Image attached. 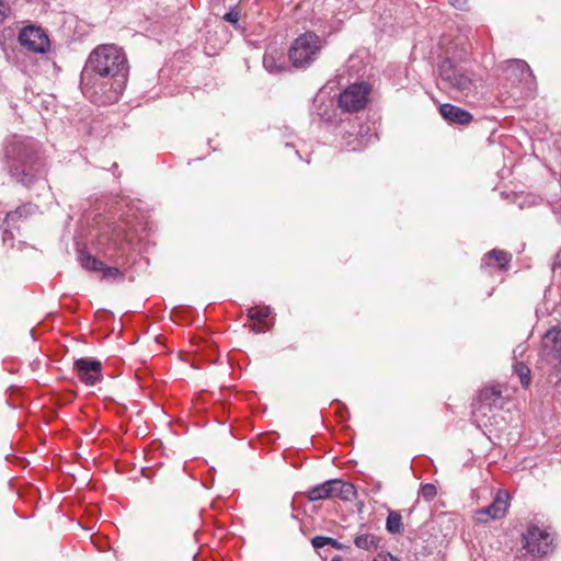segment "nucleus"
Segmentation results:
<instances>
[{"mask_svg":"<svg viewBox=\"0 0 561 561\" xmlns=\"http://www.w3.org/2000/svg\"><path fill=\"white\" fill-rule=\"evenodd\" d=\"M9 173L18 182L30 186L39 176L42 162L32 139L12 136L4 147Z\"/></svg>","mask_w":561,"mask_h":561,"instance_id":"obj_1","label":"nucleus"},{"mask_svg":"<svg viewBox=\"0 0 561 561\" xmlns=\"http://www.w3.org/2000/svg\"><path fill=\"white\" fill-rule=\"evenodd\" d=\"M126 76H101L90 70H82L80 87L83 95L92 103L107 105L118 101L125 87Z\"/></svg>","mask_w":561,"mask_h":561,"instance_id":"obj_2","label":"nucleus"},{"mask_svg":"<svg viewBox=\"0 0 561 561\" xmlns=\"http://www.w3.org/2000/svg\"><path fill=\"white\" fill-rule=\"evenodd\" d=\"M126 76H101L90 70H82L80 87L83 95L92 103L107 105L118 101L125 87Z\"/></svg>","mask_w":561,"mask_h":561,"instance_id":"obj_3","label":"nucleus"},{"mask_svg":"<svg viewBox=\"0 0 561 561\" xmlns=\"http://www.w3.org/2000/svg\"><path fill=\"white\" fill-rule=\"evenodd\" d=\"M83 70L101 76L127 75V59L121 48L115 45H101L89 56Z\"/></svg>","mask_w":561,"mask_h":561,"instance_id":"obj_4","label":"nucleus"},{"mask_svg":"<svg viewBox=\"0 0 561 561\" xmlns=\"http://www.w3.org/2000/svg\"><path fill=\"white\" fill-rule=\"evenodd\" d=\"M538 368L549 382L561 381V330H549L542 339V355Z\"/></svg>","mask_w":561,"mask_h":561,"instance_id":"obj_5","label":"nucleus"},{"mask_svg":"<svg viewBox=\"0 0 561 561\" xmlns=\"http://www.w3.org/2000/svg\"><path fill=\"white\" fill-rule=\"evenodd\" d=\"M325 46V41L313 32L299 35L288 49V59L295 68H307L313 64Z\"/></svg>","mask_w":561,"mask_h":561,"instance_id":"obj_6","label":"nucleus"},{"mask_svg":"<svg viewBox=\"0 0 561 561\" xmlns=\"http://www.w3.org/2000/svg\"><path fill=\"white\" fill-rule=\"evenodd\" d=\"M354 484L341 479L327 480L320 484L311 486L306 496L310 502L323 501L337 497L341 501L350 502L356 497Z\"/></svg>","mask_w":561,"mask_h":561,"instance_id":"obj_7","label":"nucleus"},{"mask_svg":"<svg viewBox=\"0 0 561 561\" xmlns=\"http://www.w3.org/2000/svg\"><path fill=\"white\" fill-rule=\"evenodd\" d=\"M371 91L367 82H356L350 84L340 93L337 105L343 112L355 113L366 107Z\"/></svg>","mask_w":561,"mask_h":561,"instance_id":"obj_8","label":"nucleus"},{"mask_svg":"<svg viewBox=\"0 0 561 561\" xmlns=\"http://www.w3.org/2000/svg\"><path fill=\"white\" fill-rule=\"evenodd\" d=\"M438 71L445 88L454 89L465 95L472 91V78L467 72L457 69L450 59L442 60L438 65Z\"/></svg>","mask_w":561,"mask_h":561,"instance_id":"obj_9","label":"nucleus"},{"mask_svg":"<svg viewBox=\"0 0 561 561\" xmlns=\"http://www.w3.org/2000/svg\"><path fill=\"white\" fill-rule=\"evenodd\" d=\"M553 538L550 533L538 526L528 527L523 535L524 548L533 556H545L551 550Z\"/></svg>","mask_w":561,"mask_h":561,"instance_id":"obj_10","label":"nucleus"},{"mask_svg":"<svg viewBox=\"0 0 561 561\" xmlns=\"http://www.w3.org/2000/svg\"><path fill=\"white\" fill-rule=\"evenodd\" d=\"M503 73L505 79L513 85L523 83L529 91H531L535 85V76L528 64L522 59L506 61Z\"/></svg>","mask_w":561,"mask_h":561,"instance_id":"obj_11","label":"nucleus"},{"mask_svg":"<svg viewBox=\"0 0 561 561\" xmlns=\"http://www.w3.org/2000/svg\"><path fill=\"white\" fill-rule=\"evenodd\" d=\"M20 44L33 53L44 54L49 49L48 36L41 27L26 26L19 34Z\"/></svg>","mask_w":561,"mask_h":561,"instance_id":"obj_12","label":"nucleus"},{"mask_svg":"<svg viewBox=\"0 0 561 561\" xmlns=\"http://www.w3.org/2000/svg\"><path fill=\"white\" fill-rule=\"evenodd\" d=\"M77 377L87 386H94L103 379L102 364L93 358H79L73 363Z\"/></svg>","mask_w":561,"mask_h":561,"instance_id":"obj_13","label":"nucleus"},{"mask_svg":"<svg viewBox=\"0 0 561 561\" xmlns=\"http://www.w3.org/2000/svg\"><path fill=\"white\" fill-rule=\"evenodd\" d=\"M508 493L506 491H499L493 502L474 513V520L477 523L486 524L490 520L502 518L507 510Z\"/></svg>","mask_w":561,"mask_h":561,"instance_id":"obj_14","label":"nucleus"},{"mask_svg":"<svg viewBox=\"0 0 561 561\" xmlns=\"http://www.w3.org/2000/svg\"><path fill=\"white\" fill-rule=\"evenodd\" d=\"M271 309L268 306H255L248 308V329L254 333H262L271 330L273 320L270 318Z\"/></svg>","mask_w":561,"mask_h":561,"instance_id":"obj_15","label":"nucleus"},{"mask_svg":"<svg viewBox=\"0 0 561 561\" xmlns=\"http://www.w3.org/2000/svg\"><path fill=\"white\" fill-rule=\"evenodd\" d=\"M78 260L83 268L92 272H102L104 277L116 278L121 276V271L117 267L105 266L103 262L84 250L79 252Z\"/></svg>","mask_w":561,"mask_h":561,"instance_id":"obj_16","label":"nucleus"},{"mask_svg":"<svg viewBox=\"0 0 561 561\" xmlns=\"http://www.w3.org/2000/svg\"><path fill=\"white\" fill-rule=\"evenodd\" d=\"M312 113L317 114L322 121L332 122L335 115L334 100L325 92L319 91L312 102Z\"/></svg>","mask_w":561,"mask_h":561,"instance_id":"obj_17","label":"nucleus"},{"mask_svg":"<svg viewBox=\"0 0 561 561\" xmlns=\"http://www.w3.org/2000/svg\"><path fill=\"white\" fill-rule=\"evenodd\" d=\"M263 66L270 73H279L287 69V61L283 50L268 48L263 57Z\"/></svg>","mask_w":561,"mask_h":561,"instance_id":"obj_18","label":"nucleus"},{"mask_svg":"<svg viewBox=\"0 0 561 561\" xmlns=\"http://www.w3.org/2000/svg\"><path fill=\"white\" fill-rule=\"evenodd\" d=\"M439 113L447 122L459 125H468L473 118L468 111L449 103L440 105Z\"/></svg>","mask_w":561,"mask_h":561,"instance_id":"obj_19","label":"nucleus"},{"mask_svg":"<svg viewBox=\"0 0 561 561\" xmlns=\"http://www.w3.org/2000/svg\"><path fill=\"white\" fill-rule=\"evenodd\" d=\"M512 255L503 250H492L486 253L482 259V266H494L496 265L500 270H506Z\"/></svg>","mask_w":561,"mask_h":561,"instance_id":"obj_20","label":"nucleus"},{"mask_svg":"<svg viewBox=\"0 0 561 561\" xmlns=\"http://www.w3.org/2000/svg\"><path fill=\"white\" fill-rule=\"evenodd\" d=\"M501 392L497 386L482 389L479 394L480 407L478 410L491 409L492 405H496L497 401L501 399Z\"/></svg>","mask_w":561,"mask_h":561,"instance_id":"obj_21","label":"nucleus"},{"mask_svg":"<svg viewBox=\"0 0 561 561\" xmlns=\"http://www.w3.org/2000/svg\"><path fill=\"white\" fill-rule=\"evenodd\" d=\"M380 538L371 533H359L354 538L355 547L365 551L377 550Z\"/></svg>","mask_w":561,"mask_h":561,"instance_id":"obj_22","label":"nucleus"},{"mask_svg":"<svg viewBox=\"0 0 561 561\" xmlns=\"http://www.w3.org/2000/svg\"><path fill=\"white\" fill-rule=\"evenodd\" d=\"M38 211V207L32 203L23 204L18 207L14 211H11L7 215L8 222H14L19 218H26L27 216L34 215Z\"/></svg>","mask_w":561,"mask_h":561,"instance_id":"obj_23","label":"nucleus"},{"mask_svg":"<svg viewBox=\"0 0 561 561\" xmlns=\"http://www.w3.org/2000/svg\"><path fill=\"white\" fill-rule=\"evenodd\" d=\"M386 529L389 534L397 535L403 530L402 516L397 511H390L386 520Z\"/></svg>","mask_w":561,"mask_h":561,"instance_id":"obj_24","label":"nucleus"},{"mask_svg":"<svg viewBox=\"0 0 561 561\" xmlns=\"http://www.w3.org/2000/svg\"><path fill=\"white\" fill-rule=\"evenodd\" d=\"M514 373L518 376L519 381L524 388H527L530 383V369L527 365L522 362H516L513 366Z\"/></svg>","mask_w":561,"mask_h":561,"instance_id":"obj_25","label":"nucleus"},{"mask_svg":"<svg viewBox=\"0 0 561 561\" xmlns=\"http://www.w3.org/2000/svg\"><path fill=\"white\" fill-rule=\"evenodd\" d=\"M419 493L424 500L432 501L436 496L437 489L434 484L426 483L421 485Z\"/></svg>","mask_w":561,"mask_h":561,"instance_id":"obj_26","label":"nucleus"},{"mask_svg":"<svg viewBox=\"0 0 561 561\" xmlns=\"http://www.w3.org/2000/svg\"><path fill=\"white\" fill-rule=\"evenodd\" d=\"M240 14H241V8L233 7L224 15V20L233 24L234 26H237L238 21L240 19Z\"/></svg>","mask_w":561,"mask_h":561,"instance_id":"obj_27","label":"nucleus"},{"mask_svg":"<svg viewBox=\"0 0 561 561\" xmlns=\"http://www.w3.org/2000/svg\"><path fill=\"white\" fill-rule=\"evenodd\" d=\"M311 543H312V547H313L314 549H321V548H324L325 546H328V545H329V542H328V537H324V536H316L314 538H312Z\"/></svg>","mask_w":561,"mask_h":561,"instance_id":"obj_28","label":"nucleus"},{"mask_svg":"<svg viewBox=\"0 0 561 561\" xmlns=\"http://www.w3.org/2000/svg\"><path fill=\"white\" fill-rule=\"evenodd\" d=\"M179 557L185 561H195L197 557L196 548L193 545L183 556Z\"/></svg>","mask_w":561,"mask_h":561,"instance_id":"obj_29","label":"nucleus"},{"mask_svg":"<svg viewBox=\"0 0 561 561\" xmlns=\"http://www.w3.org/2000/svg\"><path fill=\"white\" fill-rule=\"evenodd\" d=\"M373 561H400L398 558L393 557L389 552H379Z\"/></svg>","mask_w":561,"mask_h":561,"instance_id":"obj_30","label":"nucleus"},{"mask_svg":"<svg viewBox=\"0 0 561 561\" xmlns=\"http://www.w3.org/2000/svg\"><path fill=\"white\" fill-rule=\"evenodd\" d=\"M10 13V7L0 0V23H2Z\"/></svg>","mask_w":561,"mask_h":561,"instance_id":"obj_31","label":"nucleus"},{"mask_svg":"<svg viewBox=\"0 0 561 561\" xmlns=\"http://www.w3.org/2000/svg\"><path fill=\"white\" fill-rule=\"evenodd\" d=\"M328 542H329L328 546H331L332 548H334L336 550H343L346 548L343 543L339 542L336 539L331 538V537H328Z\"/></svg>","mask_w":561,"mask_h":561,"instance_id":"obj_32","label":"nucleus"},{"mask_svg":"<svg viewBox=\"0 0 561 561\" xmlns=\"http://www.w3.org/2000/svg\"><path fill=\"white\" fill-rule=\"evenodd\" d=\"M449 3L457 8V9H463L466 5V0H449Z\"/></svg>","mask_w":561,"mask_h":561,"instance_id":"obj_33","label":"nucleus"},{"mask_svg":"<svg viewBox=\"0 0 561 561\" xmlns=\"http://www.w3.org/2000/svg\"><path fill=\"white\" fill-rule=\"evenodd\" d=\"M342 558L340 556H334L331 561H341Z\"/></svg>","mask_w":561,"mask_h":561,"instance_id":"obj_34","label":"nucleus"},{"mask_svg":"<svg viewBox=\"0 0 561 561\" xmlns=\"http://www.w3.org/2000/svg\"><path fill=\"white\" fill-rule=\"evenodd\" d=\"M522 346H517V348L514 350V353H517L518 350H520Z\"/></svg>","mask_w":561,"mask_h":561,"instance_id":"obj_35","label":"nucleus"},{"mask_svg":"<svg viewBox=\"0 0 561 561\" xmlns=\"http://www.w3.org/2000/svg\"><path fill=\"white\" fill-rule=\"evenodd\" d=\"M522 346H517V348L514 350V353H517L518 350H520Z\"/></svg>","mask_w":561,"mask_h":561,"instance_id":"obj_36","label":"nucleus"},{"mask_svg":"<svg viewBox=\"0 0 561 561\" xmlns=\"http://www.w3.org/2000/svg\"><path fill=\"white\" fill-rule=\"evenodd\" d=\"M522 346H517V348L514 350V353H517L518 350H520Z\"/></svg>","mask_w":561,"mask_h":561,"instance_id":"obj_37","label":"nucleus"}]
</instances>
